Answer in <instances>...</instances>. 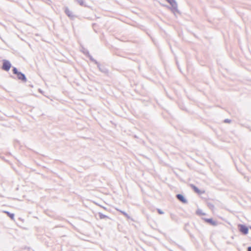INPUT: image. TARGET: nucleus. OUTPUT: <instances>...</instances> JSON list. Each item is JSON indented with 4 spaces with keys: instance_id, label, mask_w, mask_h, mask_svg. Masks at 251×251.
Here are the masks:
<instances>
[{
    "instance_id": "nucleus-10",
    "label": "nucleus",
    "mask_w": 251,
    "mask_h": 251,
    "mask_svg": "<svg viewBox=\"0 0 251 251\" xmlns=\"http://www.w3.org/2000/svg\"><path fill=\"white\" fill-rule=\"evenodd\" d=\"M3 213H6L7 214V215L10 218V219L11 220H14V216H15V215L14 213H11L8 211H3Z\"/></svg>"
},
{
    "instance_id": "nucleus-4",
    "label": "nucleus",
    "mask_w": 251,
    "mask_h": 251,
    "mask_svg": "<svg viewBox=\"0 0 251 251\" xmlns=\"http://www.w3.org/2000/svg\"><path fill=\"white\" fill-rule=\"evenodd\" d=\"M17 75L18 79L21 80V81L24 82H26L27 79L24 74L20 72Z\"/></svg>"
},
{
    "instance_id": "nucleus-9",
    "label": "nucleus",
    "mask_w": 251,
    "mask_h": 251,
    "mask_svg": "<svg viewBox=\"0 0 251 251\" xmlns=\"http://www.w3.org/2000/svg\"><path fill=\"white\" fill-rule=\"evenodd\" d=\"M204 220H205V222H206L207 223L210 224L211 225H213V226L216 225V222L213 221V219H211V218H210V219H205Z\"/></svg>"
},
{
    "instance_id": "nucleus-6",
    "label": "nucleus",
    "mask_w": 251,
    "mask_h": 251,
    "mask_svg": "<svg viewBox=\"0 0 251 251\" xmlns=\"http://www.w3.org/2000/svg\"><path fill=\"white\" fill-rule=\"evenodd\" d=\"M96 65H97L98 68L101 72L103 73L104 74L108 73V70L104 66L101 65L99 62L98 64H97Z\"/></svg>"
},
{
    "instance_id": "nucleus-22",
    "label": "nucleus",
    "mask_w": 251,
    "mask_h": 251,
    "mask_svg": "<svg viewBox=\"0 0 251 251\" xmlns=\"http://www.w3.org/2000/svg\"><path fill=\"white\" fill-rule=\"evenodd\" d=\"M87 51H88V50H86L84 51L83 53L88 56V54H87Z\"/></svg>"
},
{
    "instance_id": "nucleus-21",
    "label": "nucleus",
    "mask_w": 251,
    "mask_h": 251,
    "mask_svg": "<svg viewBox=\"0 0 251 251\" xmlns=\"http://www.w3.org/2000/svg\"><path fill=\"white\" fill-rule=\"evenodd\" d=\"M247 251H251V246L247 248Z\"/></svg>"
},
{
    "instance_id": "nucleus-23",
    "label": "nucleus",
    "mask_w": 251,
    "mask_h": 251,
    "mask_svg": "<svg viewBox=\"0 0 251 251\" xmlns=\"http://www.w3.org/2000/svg\"><path fill=\"white\" fill-rule=\"evenodd\" d=\"M250 228L251 229V226H250Z\"/></svg>"
},
{
    "instance_id": "nucleus-13",
    "label": "nucleus",
    "mask_w": 251,
    "mask_h": 251,
    "mask_svg": "<svg viewBox=\"0 0 251 251\" xmlns=\"http://www.w3.org/2000/svg\"><path fill=\"white\" fill-rule=\"evenodd\" d=\"M196 213L198 215H204L205 214L202 212V211L201 209H198L196 211Z\"/></svg>"
},
{
    "instance_id": "nucleus-3",
    "label": "nucleus",
    "mask_w": 251,
    "mask_h": 251,
    "mask_svg": "<svg viewBox=\"0 0 251 251\" xmlns=\"http://www.w3.org/2000/svg\"><path fill=\"white\" fill-rule=\"evenodd\" d=\"M238 229L239 231L244 235H246L248 233L249 228L244 225L239 224L238 225Z\"/></svg>"
},
{
    "instance_id": "nucleus-15",
    "label": "nucleus",
    "mask_w": 251,
    "mask_h": 251,
    "mask_svg": "<svg viewBox=\"0 0 251 251\" xmlns=\"http://www.w3.org/2000/svg\"><path fill=\"white\" fill-rule=\"evenodd\" d=\"M78 3H79L81 6H83L84 5V0H75Z\"/></svg>"
},
{
    "instance_id": "nucleus-5",
    "label": "nucleus",
    "mask_w": 251,
    "mask_h": 251,
    "mask_svg": "<svg viewBox=\"0 0 251 251\" xmlns=\"http://www.w3.org/2000/svg\"><path fill=\"white\" fill-rule=\"evenodd\" d=\"M176 198L181 202L183 203H187L188 201L185 198V197L182 195V194H177L176 195Z\"/></svg>"
},
{
    "instance_id": "nucleus-20",
    "label": "nucleus",
    "mask_w": 251,
    "mask_h": 251,
    "mask_svg": "<svg viewBox=\"0 0 251 251\" xmlns=\"http://www.w3.org/2000/svg\"><path fill=\"white\" fill-rule=\"evenodd\" d=\"M168 3L170 4H172V2H173L175 0H166Z\"/></svg>"
},
{
    "instance_id": "nucleus-18",
    "label": "nucleus",
    "mask_w": 251,
    "mask_h": 251,
    "mask_svg": "<svg viewBox=\"0 0 251 251\" xmlns=\"http://www.w3.org/2000/svg\"><path fill=\"white\" fill-rule=\"evenodd\" d=\"M157 212H158V213L159 214H164V212H163V211H162L161 209H157Z\"/></svg>"
},
{
    "instance_id": "nucleus-19",
    "label": "nucleus",
    "mask_w": 251,
    "mask_h": 251,
    "mask_svg": "<svg viewBox=\"0 0 251 251\" xmlns=\"http://www.w3.org/2000/svg\"><path fill=\"white\" fill-rule=\"evenodd\" d=\"M120 212L125 216L128 217V214L126 212L123 211H120Z\"/></svg>"
},
{
    "instance_id": "nucleus-16",
    "label": "nucleus",
    "mask_w": 251,
    "mask_h": 251,
    "mask_svg": "<svg viewBox=\"0 0 251 251\" xmlns=\"http://www.w3.org/2000/svg\"><path fill=\"white\" fill-rule=\"evenodd\" d=\"M207 206L211 209H213L214 208V205L212 203L210 202L207 203Z\"/></svg>"
},
{
    "instance_id": "nucleus-11",
    "label": "nucleus",
    "mask_w": 251,
    "mask_h": 251,
    "mask_svg": "<svg viewBox=\"0 0 251 251\" xmlns=\"http://www.w3.org/2000/svg\"><path fill=\"white\" fill-rule=\"evenodd\" d=\"M87 54H88V57L89 58L91 61L94 62L96 64H98V62L90 54L88 51H87Z\"/></svg>"
},
{
    "instance_id": "nucleus-1",
    "label": "nucleus",
    "mask_w": 251,
    "mask_h": 251,
    "mask_svg": "<svg viewBox=\"0 0 251 251\" xmlns=\"http://www.w3.org/2000/svg\"><path fill=\"white\" fill-rule=\"evenodd\" d=\"M170 5L171 7H167L171 10V11L174 13V14H176V13L179 14L180 13L177 8V4L176 0L172 2V4H170Z\"/></svg>"
},
{
    "instance_id": "nucleus-2",
    "label": "nucleus",
    "mask_w": 251,
    "mask_h": 251,
    "mask_svg": "<svg viewBox=\"0 0 251 251\" xmlns=\"http://www.w3.org/2000/svg\"><path fill=\"white\" fill-rule=\"evenodd\" d=\"M11 67V64L10 62L7 60H3V64L1 69L5 71H8Z\"/></svg>"
},
{
    "instance_id": "nucleus-12",
    "label": "nucleus",
    "mask_w": 251,
    "mask_h": 251,
    "mask_svg": "<svg viewBox=\"0 0 251 251\" xmlns=\"http://www.w3.org/2000/svg\"><path fill=\"white\" fill-rule=\"evenodd\" d=\"M98 214H99V218L100 219H105V218L109 219V218L107 216L103 214L101 212H99Z\"/></svg>"
},
{
    "instance_id": "nucleus-17",
    "label": "nucleus",
    "mask_w": 251,
    "mask_h": 251,
    "mask_svg": "<svg viewBox=\"0 0 251 251\" xmlns=\"http://www.w3.org/2000/svg\"><path fill=\"white\" fill-rule=\"evenodd\" d=\"M224 123H230L231 122V120H229V119H225V120H224Z\"/></svg>"
},
{
    "instance_id": "nucleus-14",
    "label": "nucleus",
    "mask_w": 251,
    "mask_h": 251,
    "mask_svg": "<svg viewBox=\"0 0 251 251\" xmlns=\"http://www.w3.org/2000/svg\"><path fill=\"white\" fill-rule=\"evenodd\" d=\"M13 73L15 75H17L18 73L20 72L18 71L16 67H13L12 69Z\"/></svg>"
},
{
    "instance_id": "nucleus-8",
    "label": "nucleus",
    "mask_w": 251,
    "mask_h": 251,
    "mask_svg": "<svg viewBox=\"0 0 251 251\" xmlns=\"http://www.w3.org/2000/svg\"><path fill=\"white\" fill-rule=\"evenodd\" d=\"M192 188L193 189V190L197 193L198 194H201L204 193V191H201L197 187H196L195 185L192 184L191 185Z\"/></svg>"
},
{
    "instance_id": "nucleus-7",
    "label": "nucleus",
    "mask_w": 251,
    "mask_h": 251,
    "mask_svg": "<svg viewBox=\"0 0 251 251\" xmlns=\"http://www.w3.org/2000/svg\"><path fill=\"white\" fill-rule=\"evenodd\" d=\"M64 12L65 14L71 19H73L75 16L73 15V12L69 9L68 7L65 8Z\"/></svg>"
}]
</instances>
